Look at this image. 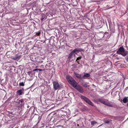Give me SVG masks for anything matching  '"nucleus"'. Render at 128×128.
I'll use <instances>...</instances> for the list:
<instances>
[{
    "label": "nucleus",
    "mask_w": 128,
    "mask_h": 128,
    "mask_svg": "<svg viewBox=\"0 0 128 128\" xmlns=\"http://www.w3.org/2000/svg\"><path fill=\"white\" fill-rule=\"evenodd\" d=\"M38 69V70H39V71H41L42 70V69Z\"/></svg>",
    "instance_id": "b1692460"
},
{
    "label": "nucleus",
    "mask_w": 128,
    "mask_h": 128,
    "mask_svg": "<svg viewBox=\"0 0 128 128\" xmlns=\"http://www.w3.org/2000/svg\"><path fill=\"white\" fill-rule=\"evenodd\" d=\"M81 97L84 100L86 103L91 106H93L94 104L88 98L83 96H81Z\"/></svg>",
    "instance_id": "7ed1b4c3"
},
{
    "label": "nucleus",
    "mask_w": 128,
    "mask_h": 128,
    "mask_svg": "<svg viewBox=\"0 0 128 128\" xmlns=\"http://www.w3.org/2000/svg\"><path fill=\"white\" fill-rule=\"evenodd\" d=\"M82 58V57L81 56L77 58H76V60H80Z\"/></svg>",
    "instance_id": "412c9836"
},
{
    "label": "nucleus",
    "mask_w": 128,
    "mask_h": 128,
    "mask_svg": "<svg viewBox=\"0 0 128 128\" xmlns=\"http://www.w3.org/2000/svg\"><path fill=\"white\" fill-rule=\"evenodd\" d=\"M98 101L101 102V103H102L103 104L105 105L106 103V102L103 99H99Z\"/></svg>",
    "instance_id": "9b49d317"
},
{
    "label": "nucleus",
    "mask_w": 128,
    "mask_h": 128,
    "mask_svg": "<svg viewBox=\"0 0 128 128\" xmlns=\"http://www.w3.org/2000/svg\"><path fill=\"white\" fill-rule=\"evenodd\" d=\"M74 88L81 93H82L84 92V90L78 84L75 86Z\"/></svg>",
    "instance_id": "20e7f679"
},
{
    "label": "nucleus",
    "mask_w": 128,
    "mask_h": 128,
    "mask_svg": "<svg viewBox=\"0 0 128 128\" xmlns=\"http://www.w3.org/2000/svg\"><path fill=\"white\" fill-rule=\"evenodd\" d=\"M128 97H125L123 99L122 101L124 103H126L128 102Z\"/></svg>",
    "instance_id": "9d476101"
},
{
    "label": "nucleus",
    "mask_w": 128,
    "mask_h": 128,
    "mask_svg": "<svg viewBox=\"0 0 128 128\" xmlns=\"http://www.w3.org/2000/svg\"><path fill=\"white\" fill-rule=\"evenodd\" d=\"M90 76V75L89 74L87 73H85L82 77V78H86L89 77Z\"/></svg>",
    "instance_id": "6e6552de"
},
{
    "label": "nucleus",
    "mask_w": 128,
    "mask_h": 128,
    "mask_svg": "<svg viewBox=\"0 0 128 128\" xmlns=\"http://www.w3.org/2000/svg\"><path fill=\"white\" fill-rule=\"evenodd\" d=\"M75 75L76 76V77H77L78 78H80L81 77V75L80 74H75Z\"/></svg>",
    "instance_id": "2eb2a0df"
},
{
    "label": "nucleus",
    "mask_w": 128,
    "mask_h": 128,
    "mask_svg": "<svg viewBox=\"0 0 128 128\" xmlns=\"http://www.w3.org/2000/svg\"><path fill=\"white\" fill-rule=\"evenodd\" d=\"M24 102V100L23 99H21L19 100V103H22V104Z\"/></svg>",
    "instance_id": "f3484780"
},
{
    "label": "nucleus",
    "mask_w": 128,
    "mask_h": 128,
    "mask_svg": "<svg viewBox=\"0 0 128 128\" xmlns=\"http://www.w3.org/2000/svg\"><path fill=\"white\" fill-rule=\"evenodd\" d=\"M63 112V111H62V110H61V111H59V112H58V114H59V116H61V115H60L59 114H62V112Z\"/></svg>",
    "instance_id": "aec40b11"
},
{
    "label": "nucleus",
    "mask_w": 128,
    "mask_h": 128,
    "mask_svg": "<svg viewBox=\"0 0 128 128\" xmlns=\"http://www.w3.org/2000/svg\"><path fill=\"white\" fill-rule=\"evenodd\" d=\"M83 86L85 87H86L87 86V85L86 84H85L84 85H83Z\"/></svg>",
    "instance_id": "4be33fe9"
},
{
    "label": "nucleus",
    "mask_w": 128,
    "mask_h": 128,
    "mask_svg": "<svg viewBox=\"0 0 128 128\" xmlns=\"http://www.w3.org/2000/svg\"><path fill=\"white\" fill-rule=\"evenodd\" d=\"M93 86H94V85H93Z\"/></svg>",
    "instance_id": "c85d7f7f"
},
{
    "label": "nucleus",
    "mask_w": 128,
    "mask_h": 128,
    "mask_svg": "<svg viewBox=\"0 0 128 128\" xmlns=\"http://www.w3.org/2000/svg\"><path fill=\"white\" fill-rule=\"evenodd\" d=\"M20 57L18 54L15 55L14 56L13 58L12 59L14 60H18L20 58Z\"/></svg>",
    "instance_id": "0eeeda50"
},
{
    "label": "nucleus",
    "mask_w": 128,
    "mask_h": 128,
    "mask_svg": "<svg viewBox=\"0 0 128 128\" xmlns=\"http://www.w3.org/2000/svg\"><path fill=\"white\" fill-rule=\"evenodd\" d=\"M102 125H101L100 126H102Z\"/></svg>",
    "instance_id": "c756f323"
},
{
    "label": "nucleus",
    "mask_w": 128,
    "mask_h": 128,
    "mask_svg": "<svg viewBox=\"0 0 128 128\" xmlns=\"http://www.w3.org/2000/svg\"><path fill=\"white\" fill-rule=\"evenodd\" d=\"M77 126H79V124H77Z\"/></svg>",
    "instance_id": "a878e982"
},
{
    "label": "nucleus",
    "mask_w": 128,
    "mask_h": 128,
    "mask_svg": "<svg viewBox=\"0 0 128 128\" xmlns=\"http://www.w3.org/2000/svg\"><path fill=\"white\" fill-rule=\"evenodd\" d=\"M126 60L128 62V56L126 58Z\"/></svg>",
    "instance_id": "393cba45"
},
{
    "label": "nucleus",
    "mask_w": 128,
    "mask_h": 128,
    "mask_svg": "<svg viewBox=\"0 0 128 128\" xmlns=\"http://www.w3.org/2000/svg\"><path fill=\"white\" fill-rule=\"evenodd\" d=\"M51 101L50 100H47L46 101V104L48 106H47V107L49 105H50V106H51L52 105V104H51Z\"/></svg>",
    "instance_id": "1a4fd4ad"
},
{
    "label": "nucleus",
    "mask_w": 128,
    "mask_h": 128,
    "mask_svg": "<svg viewBox=\"0 0 128 128\" xmlns=\"http://www.w3.org/2000/svg\"><path fill=\"white\" fill-rule=\"evenodd\" d=\"M19 85L20 86H24V84L23 82H22L20 83Z\"/></svg>",
    "instance_id": "a211bd4d"
},
{
    "label": "nucleus",
    "mask_w": 128,
    "mask_h": 128,
    "mask_svg": "<svg viewBox=\"0 0 128 128\" xmlns=\"http://www.w3.org/2000/svg\"><path fill=\"white\" fill-rule=\"evenodd\" d=\"M40 32H37L36 33V36H38L40 35Z\"/></svg>",
    "instance_id": "6ab92c4d"
},
{
    "label": "nucleus",
    "mask_w": 128,
    "mask_h": 128,
    "mask_svg": "<svg viewBox=\"0 0 128 128\" xmlns=\"http://www.w3.org/2000/svg\"><path fill=\"white\" fill-rule=\"evenodd\" d=\"M77 62H78L79 64H80V63H79V62L78 61Z\"/></svg>",
    "instance_id": "bb28decb"
},
{
    "label": "nucleus",
    "mask_w": 128,
    "mask_h": 128,
    "mask_svg": "<svg viewBox=\"0 0 128 128\" xmlns=\"http://www.w3.org/2000/svg\"><path fill=\"white\" fill-rule=\"evenodd\" d=\"M66 78L69 83L74 88L78 84L71 76H67Z\"/></svg>",
    "instance_id": "f257e3e1"
},
{
    "label": "nucleus",
    "mask_w": 128,
    "mask_h": 128,
    "mask_svg": "<svg viewBox=\"0 0 128 128\" xmlns=\"http://www.w3.org/2000/svg\"><path fill=\"white\" fill-rule=\"evenodd\" d=\"M91 123L92 125L93 126L94 125V124H97V122H96L95 121H94L91 122Z\"/></svg>",
    "instance_id": "dca6fc26"
},
{
    "label": "nucleus",
    "mask_w": 128,
    "mask_h": 128,
    "mask_svg": "<svg viewBox=\"0 0 128 128\" xmlns=\"http://www.w3.org/2000/svg\"><path fill=\"white\" fill-rule=\"evenodd\" d=\"M38 70V69H35L33 70V71H37Z\"/></svg>",
    "instance_id": "5701e85b"
},
{
    "label": "nucleus",
    "mask_w": 128,
    "mask_h": 128,
    "mask_svg": "<svg viewBox=\"0 0 128 128\" xmlns=\"http://www.w3.org/2000/svg\"><path fill=\"white\" fill-rule=\"evenodd\" d=\"M46 18V16L44 15L43 14L42 15L40 20L42 21L43 20H45V19H44Z\"/></svg>",
    "instance_id": "f8f14e48"
},
{
    "label": "nucleus",
    "mask_w": 128,
    "mask_h": 128,
    "mask_svg": "<svg viewBox=\"0 0 128 128\" xmlns=\"http://www.w3.org/2000/svg\"><path fill=\"white\" fill-rule=\"evenodd\" d=\"M117 53L121 54L124 56L126 55L127 54L124 51V48L122 47H120L117 52Z\"/></svg>",
    "instance_id": "f03ea898"
},
{
    "label": "nucleus",
    "mask_w": 128,
    "mask_h": 128,
    "mask_svg": "<svg viewBox=\"0 0 128 128\" xmlns=\"http://www.w3.org/2000/svg\"><path fill=\"white\" fill-rule=\"evenodd\" d=\"M105 105H106L108 106L109 107H113V106L112 104H111L108 102H106Z\"/></svg>",
    "instance_id": "ddd939ff"
},
{
    "label": "nucleus",
    "mask_w": 128,
    "mask_h": 128,
    "mask_svg": "<svg viewBox=\"0 0 128 128\" xmlns=\"http://www.w3.org/2000/svg\"><path fill=\"white\" fill-rule=\"evenodd\" d=\"M79 51V50L77 49L76 48L74 49L69 54L68 57V58L70 59H71L72 58V56L74 53H75L76 52H78Z\"/></svg>",
    "instance_id": "39448f33"
},
{
    "label": "nucleus",
    "mask_w": 128,
    "mask_h": 128,
    "mask_svg": "<svg viewBox=\"0 0 128 128\" xmlns=\"http://www.w3.org/2000/svg\"><path fill=\"white\" fill-rule=\"evenodd\" d=\"M106 123H108V122H106Z\"/></svg>",
    "instance_id": "cd10ccee"
},
{
    "label": "nucleus",
    "mask_w": 128,
    "mask_h": 128,
    "mask_svg": "<svg viewBox=\"0 0 128 128\" xmlns=\"http://www.w3.org/2000/svg\"><path fill=\"white\" fill-rule=\"evenodd\" d=\"M17 92L19 95H21L22 94V90H20Z\"/></svg>",
    "instance_id": "4468645a"
},
{
    "label": "nucleus",
    "mask_w": 128,
    "mask_h": 128,
    "mask_svg": "<svg viewBox=\"0 0 128 128\" xmlns=\"http://www.w3.org/2000/svg\"><path fill=\"white\" fill-rule=\"evenodd\" d=\"M53 84L54 87L55 89L57 90L60 87V86L58 82H53Z\"/></svg>",
    "instance_id": "423d86ee"
}]
</instances>
